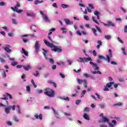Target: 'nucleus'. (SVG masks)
<instances>
[{"instance_id":"412c9836","label":"nucleus","mask_w":127,"mask_h":127,"mask_svg":"<svg viewBox=\"0 0 127 127\" xmlns=\"http://www.w3.org/2000/svg\"><path fill=\"white\" fill-rule=\"evenodd\" d=\"M22 52H21V53L25 55V56H28V53L27 51H25L24 48H22Z\"/></svg>"},{"instance_id":"c756f323","label":"nucleus","mask_w":127,"mask_h":127,"mask_svg":"<svg viewBox=\"0 0 127 127\" xmlns=\"http://www.w3.org/2000/svg\"><path fill=\"white\" fill-rule=\"evenodd\" d=\"M92 20H93L94 22H95L97 25H100V23H99L98 21L96 20L95 17H92Z\"/></svg>"},{"instance_id":"aec40b11","label":"nucleus","mask_w":127,"mask_h":127,"mask_svg":"<svg viewBox=\"0 0 127 127\" xmlns=\"http://www.w3.org/2000/svg\"><path fill=\"white\" fill-rule=\"evenodd\" d=\"M52 109L53 111H54V113L55 115V117L57 118H59V114L58 112H57L53 108H52Z\"/></svg>"},{"instance_id":"6e6d98bb","label":"nucleus","mask_w":127,"mask_h":127,"mask_svg":"<svg viewBox=\"0 0 127 127\" xmlns=\"http://www.w3.org/2000/svg\"><path fill=\"white\" fill-rule=\"evenodd\" d=\"M84 18L86 20H88V21L89 20V17H88L87 16L84 15Z\"/></svg>"},{"instance_id":"774afa93","label":"nucleus","mask_w":127,"mask_h":127,"mask_svg":"<svg viewBox=\"0 0 127 127\" xmlns=\"http://www.w3.org/2000/svg\"><path fill=\"white\" fill-rule=\"evenodd\" d=\"M93 54L94 56H96L97 54H96V51H95V50L93 51Z\"/></svg>"},{"instance_id":"2eb2a0df","label":"nucleus","mask_w":127,"mask_h":127,"mask_svg":"<svg viewBox=\"0 0 127 127\" xmlns=\"http://www.w3.org/2000/svg\"><path fill=\"white\" fill-rule=\"evenodd\" d=\"M44 2L43 0H35L34 3L35 5H38L39 3H42Z\"/></svg>"},{"instance_id":"39448f33","label":"nucleus","mask_w":127,"mask_h":127,"mask_svg":"<svg viewBox=\"0 0 127 127\" xmlns=\"http://www.w3.org/2000/svg\"><path fill=\"white\" fill-rule=\"evenodd\" d=\"M39 41H37L36 42V44H35L34 48H35V53L36 54H38L39 50L40 49V45L39 44Z\"/></svg>"},{"instance_id":"a211bd4d","label":"nucleus","mask_w":127,"mask_h":127,"mask_svg":"<svg viewBox=\"0 0 127 127\" xmlns=\"http://www.w3.org/2000/svg\"><path fill=\"white\" fill-rule=\"evenodd\" d=\"M23 67L25 71H28L31 68V66L30 65H28L27 66H23Z\"/></svg>"},{"instance_id":"f704fd0d","label":"nucleus","mask_w":127,"mask_h":127,"mask_svg":"<svg viewBox=\"0 0 127 127\" xmlns=\"http://www.w3.org/2000/svg\"><path fill=\"white\" fill-rule=\"evenodd\" d=\"M95 27H96V28L97 31H98L100 33H101L102 31H101V29H100V28L97 25H96Z\"/></svg>"},{"instance_id":"72a5a7b5","label":"nucleus","mask_w":127,"mask_h":127,"mask_svg":"<svg viewBox=\"0 0 127 127\" xmlns=\"http://www.w3.org/2000/svg\"><path fill=\"white\" fill-rule=\"evenodd\" d=\"M61 6L64 9L66 8L67 7H69V5H68L65 4H62Z\"/></svg>"},{"instance_id":"b1692460","label":"nucleus","mask_w":127,"mask_h":127,"mask_svg":"<svg viewBox=\"0 0 127 127\" xmlns=\"http://www.w3.org/2000/svg\"><path fill=\"white\" fill-rule=\"evenodd\" d=\"M83 118L84 119L86 120H90V118L89 116H88V115L87 114H84L83 115Z\"/></svg>"},{"instance_id":"f8f14e48","label":"nucleus","mask_w":127,"mask_h":127,"mask_svg":"<svg viewBox=\"0 0 127 127\" xmlns=\"http://www.w3.org/2000/svg\"><path fill=\"white\" fill-rule=\"evenodd\" d=\"M65 24L66 25H72L73 24V22L72 21H70L69 19H64Z\"/></svg>"},{"instance_id":"c85d7f7f","label":"nucleus","mask_w":127,"mask_h":127,"mask_svg":"<svg viewBox=\"0 0 127 127\" xmlns=\"http://www.w3.org/2000/svg\"><path fill=\"white\" fill-rule=\"evenodd\" d=\"M48 39H49L50 41L51 42L52 44L55 43L54 40L51 38V36H48Z\"/></svg>"},{"instance_id":"09e8293b","label":"nucleus","mask_w":127,"mask_h":127,"mask_svg":"<svg viewBox=\"0 0 127 127\" xmlns=\"http://www.w3.org/2000/svg\"><path fill=\"white\" fill-rule=\"evenodd\" d=\"M84 112H89V108L88 107H86L85 108H84V110H83Z\"/></svg>"},{"instance_id":"6ab92c4d","label":"nucleus","mask_w":127,"mask_h":127,"mask_svg":"<svg viewBox=\"0 0 127 127\" xmlns=\"http://www.w3.org/2000/svg\"><path fill=\"white\" fill-rule=\"evenodd\" d=\"M42 17L44 18L45 21H46V22H50V20L48 18V16L46 15H44Z\"/></svg>"},{"instance_id":"f257e3e1","label":"nucleus","mask_w":127,"mask_h":127,"mask_svg":"<svg viewBox=\"0 0 127 127\" xmlns=\"http://www.w3.org/2000/svg\"><path fill=\"white\" fill-rule=\"evenodd\" d=\"M45 44L47 46L52 48V51H54L55 52L61 53L62 52V49L61 47L56 46L54 45L51 44L50 42H48L47 40H44Z\"/></svg>"},{"instance_id":"f3484780","label":"nucleus","mask_w":127,"mask_h":127,"mask_svg":"<svg viewBox=\"0 0 127 127\" xmlns=\"http://www.w3.org/2000/svg\"><path fill=\"white\" fill-rule=\"evenodd\" d=\"M114 84V82H110L107 83L106 87H107L108 88H111V89H113V87H112V86Z\"/></svg>"},{"instance_id":"603ef678","label":"nucleus","mask_w":127,"mask_h":127,"mask_svg":"<svg viewBox=\"0 0 127 127\" xmlns=\"http://www.w3.org/2000/svg\"><path fill=\"white\" fill-rule=\"evenodd\" d=\"M81 100H77L76 101L75 104L76 105H79V103H80Z\"/></svg>"},{"instance_id":"79ce46f5","label":"nucleus","mask_w":127,"mask_h":127,"mask_svg":"<svg viewBox=\"0 0 127 127\" xmlns=\"http://www.w3.org/2000/svg\"><path fill=\"white\" fill-rule=\"evenodd\" d=\"M122 105H123V103L122 102H119L118 103L114 104V106H119V107H121Z\"/></svg>"},{"instance_id":"ddd939ff","label":"nucleus","mask_w":127,"mask_h":127,"mask_svg":"<svg viewBox=\"0 0 127 127\" xmlns=\"http://www.w3.org/2000/svg\"><path fill=\"white\" fill-rule=\"evenodd\" d=\"M11 9H12V10L14 12L17 11L18 13H20L23 12L22 10L21 9L18 10V8H14L13 7H11Z\"/></svg>"},{"instance_id":"864d4df0","label":"nucleus","mask_w":127,"mask_h":127,"mask_svg":"<svg viewBox=\"0 0 127 127\" xmlns=\"http://www.w3.org/2000/svg\"><path fill=\"white\" fill-rule=\"evenodd\" d=\"M3 97H4V98H0V99L4 100H7V98H6V95H3Z\"/></svg>"},{"instance_id":"a878e982","label":"nucleus","mask_w":127,"mask_h":127,"mask_svg":"<svg viewBox=\"0 0 127 127\" xmlns=\"http://www.w3.org/2000/svg\"><path fill=\"white\" fill-rule=\"evenodd\" d=\"M30 29L31 30H33L34 32H36V31L35 30V29H36V25H32V26H30Z\"/></svg>"},{"instance_id":"4c0bfd02","label":"nucleus","mask_w":127,"mask_h":127,"mask_svg":"<svg viewBox=\"0 0 127 127\" xmlns=\"http://www.w3.org/2000/svg\"><path fill=\"white\" fill-rule=\"evenodd\" d=\"M105 39H107V40H109V39H111V35H105Z\"/></svg>"},{"instance_id":"e2e57ef3","label":"nucleus","mask_w":127,"mask_h":127,"mask_svg":"<svg viewBox=\"0 0 127 127\" xmlns=\"http://www.w3.org/2000/svg\"><path fill=\"white\" fill-rule=\"evenodd\" d=\"M99 127H108L107 125H105L104 124H101L99 125Z\"/></svg>"},{"instance_id":"a18cd8bd","label":"nucleus","mask_w":127,"mask_h":127,"mask_svg":"<svg viewBox=\"0 0 127 127\" xmlns=\"http://www.w3.org/2000/svg\"><path fill=\"white\" fill-rule=\"evenodd\" d=\"M61 99H62V100H64L65 101H69V98L68 97H66V98H65L64 97L63 98L61 97Z\"/></svg>"},{"instance_id":"393cba45","label":"nucleus","mask_w":127,"mask_h":127,"mask_svg":"<svg viewBox=\"0 0 127 127\" xmlns=\"http://www.w3.org/2000/svg\"><path fill=\"white\" fill-rule=\"evenodd\" d=\"M10 108L8 107L5 108L4 110H5V113L6 114H8L10 112Z\"/></svg>"},{"instance_id":"69168bd1","label":"nucleus","mask_w":127,"mask_h":127,"mask_svg":"<svg viewBox=\"0 0 127 127\" xmlns=\"http://www.w3.org/2000/svg\"><path fill=\"white\" fill-rule=\"evenodd\" d=\"M76 34H77V35H79V36H81L82 35V33H81L79 31H76Z\"/></svg>"},{"instance_id":"20e7f679","label":"nucleus","mask_w":127,"mask_h":127,"mask_svg":"<svg viewBox=\"0 0 127 127\" xmlns=\"http://www.w3.org/2000/svg\"><path fill=\"white\" fill-rule=\"evenodd\" d=\"M102 24H103L105 27H115V23L111 21H108L107 23H102Z\"/></svg>"},{"instance_id":"5fc2aeb1","label":"nucleus","mask_w":127,"mask_h":127,"mask_svg":"<svg viewBox=\"0 0 127 127\" xmlns=\"http://www.w3.org/2000/svg\"><path fill=\"white\" fill-rule=\"evenodd\" d=\"M89 7H90L91 9H94V6L92 4H88Z\"/></svg>"},{"instance_id":"e433bc0d","label":"nucleus","mask_w":127,"mask_h":127,"mask_svg":"<svg viewBox=\"0 0 127 127\" xmlns=\"http://www.w3.org/2000/svg\"><path fill=\"white\" fill-rule=\"evenodd\" d=\"M26 88L27 92H31V89H30V86H27Z\"/></svg>"},{"instance_id":"423d86ee","label":"nucleus","mask_w":127,"mask_h":127,"mask_svg":"<svg viewBox=\"0 0 127 127\" xmlns=\"http://www.w3.org/2000/svg\"><path fill=\"white\" fill-rule=\"evenodd\" d=\"M99 58L107 61L108 63H109L111 62V59L108 55H106V58H105L103 56H99Z\"/></svg>"},{"instance_id":"0eeeda50","label":"nucleus","mask_w":127,"mask_h":127,"mask_svg":"<svg viewBox=\"0 0 127 127\" xmlns=\"http://www.w3.org/2000/svg\"><path fill=\"white\" fill-rule=\"evenodd\" d=\"M99 123H109V119L108 118H106L105 117H102V118L99 120Z\"/></svg>"},{"instance_id":"58836bf2","label":"nucleus","mask_w":127,"mask_h":127,"mask_svg":"<svg viewBox=\"0 0 127 127\" xmlns=\"http://www.w3.org/2000/svg\"><path fill=\"white\" fill-rule=\"evenodd\" d=\"M83 76L85 78H89L91 77L90 75L87 73H84Z\"/></svg>"},{"instance_id":"13d9d810","label":"nucleus","mask_w":127,"mask_h":127,"mask_svg":"<svg viewBox=\"0 0 127 127\" xmlns=\"http://www.w3.org/2000/svg\"><path fill=\"white\" fill-rule=\"evenodd\" d=\"M124 32L125 33H127V25H126L124 28Z\"/></svg>"},{"instance_id":"338daca9","label":"nucleus","mask_w":127,"mask_h":127,"mask_svg":"<svg viewBox=\"0 0 127 127\" xmlns=\"http://www.w3.org/2000/svg\"><path fill=\"white\" fill-rule=\"evenodd\" d=\"M97 44H98V45H99V46H102V43H101V41L99 40L98 41H97Z\"/></svg>"},{"instance_id":"bb28decb","label":"nucleus","mask_w":127,"mask_h":127,"mask_svg":"<svg viewBox=\"0 0 127 127\" xmlns=\"http://www.w3.org/2000/svg\"><path fill=\"white\" fill-rule=\"evenodd\" d=\"M26 15L28 16L34 17L35 16V14L33 12H31V13H27Z\"/></svg>"},{"instance_id":"2f4dec72","label":"nucleus","mask_w":127,"mask_h":127,"mask_svg":"<svg viewBox=\"0 0 127 127\" xmlns=\"http://www.w3.org/2000/svg\"><path fill=\"white\" fill-rule=\"evenodd\" d=\"M92 31H93V34H94V36H97L98 35H97V34L96 33L97 31H96V29H95V28H92Z\"/></svg>"},{"instance_id":"ea45409f","label":"nucleus","mask_w":127,"mask_h":127,"mask_svg":"<svg viewBox=\"0 0 127 127\" xmlns=\"http://www.w3.org/2000/svg\"><path fill=\"white\" fill-rule=\"evenodd\" d=\"M40 74V73H39V71H38L37 70L36 71V73H34L33 75L36 77H37L38 76V75Z\"/></svg>"},{"instance_id":"bf43d9fd","label":"nucleus","mask_w":127,"mask_h":127,"mask_svg":"<svg viewBox=\"0 0 127 127\" xmlns=\"http://www.w3.org/2000/svg\"><path fill=\"white\" fill-rule=\"evenodd\" d=\"M11 65H12V66H15L17 65V63L14 62H13L12 64H11Z\"/></svg>"},{"instance_id":"6e6552de","label":"nucleus","mask_w":127,"mask_h":127,"mask_svg":"<svg viewBox=\"0 0 127 127\" xmlns=\"http://www.w3.org/2000/svg\"><path fill=\"white\" fill-rule=\"evenodd\" d=\"M35 118H32V120H34L35 119H39L42 120L43 119V115L42 114H40L38 115V114H36L34 116Z\"/></svg>"},{"instance_id":"7c9ffc66","label":"nucleus","mask_w":127,"mask_h":127,"mask_svg":"<svg viewBox=\"0 0 127 127\" xmlns=\"http://www.w3.org/2000/svg\"><path fill=\"white\" fill-rule=\"evenodd\" d=\"M108 56H109V58H113V54H112V50L111 49L109 50V55Z\"/></svg>"},{"instance_id":"de8ad7c7","label":"nucleus","mask_w":127,"mask_h":127,"mask_svg":"<svg viewBox=\"0 0 127 127\" xmlns=\"http://www.w3.org/2000/svg\"><path fill=\"white\" fill-rule=\"evenodd\" d=\"M49 60L50 63L52 64H54V59H53L52 58H50Z\"/></svg>"},{"instance_id":"9b49d317","label":"nucleus","mask_w":127,"mask_h":127,"mask_svg":"<svg viewBox=\"0 0 127 127\" xmlns=\"http://www.w3.org/2000/svg\"><path fill=\"white\" fill-rule=\"evenodd\" d=\"M94 14L95 15L97 16V19L100 20V13L99 11H98L97 10L94 11Z\"/></svg>"},{"instance_id":"9d476101","label":"nucleus","mask_w":127,"mask_h":127,"mask_svg":"<svg viewBox=\"0 0 127 127\" xmlns=\"http://www.w3.org/2000/svg\"><path fill=\"white\" fill-rule=\"evenodd\" d=\"M89 64L93 65L94 67V70H98L99 67L98 66L97 64H94L92 62H89Z\"/></svg>"},{"instance_id":"c03bdc74","label":"nucleus","mask_w":127,"mask_h":127,"mask_svg":"<svg viewBox=\"0 0 127 127\" xmlns=\"http://www.w3.org/2000/svg\"><path fill=\"white\" fill-rule=\"evenodd\" d=\"M0 62L2 64H4L6 62V61L4 60L3 58L0 57Z\"/></svg>"},{"instance_id":"0e129e2a","label":"nucleus","mask_w":127,"mask_h":127,"mask_svg":"<svg viewBox=\"0 0 127 127\" xmlns=\"http://www.w3.org/2000/svg\"><path fill=\"white\" fill-rule=\"evenodd\" d=\"M104 90L105 91H108L109 89H108V87L107 86H105V88L104 89Z\"/></svg>"},{"instance_id":"dca6fc26","label":"nucleus","mask_w":127,"mask_h":127,"mask_svg":"<svg viewBox=\"0 0 127 127\" xmlns=\"http://www.w3.org/2000/svg\"><path fill=\"white\" fill-rule=\"evenodd\" d=\"M114 84V82H110L107 83L106 87H107L108 88H111V89H113V87H112V86Z\"/></svg>"},{"instance_id":"680f3d73","label":"nucleus","mask_w":127,"mask_h":127,"mask_svg":"<svg viewBox=\"0 0 127 127\" xmlns=\"http://www.w3.org/2000/svg\"><path fill=\"white\" fill-rule=\"evenodd\" d=\"M122 51H123V54H124L125 56L127 54H126V53L125 52V49L124 48H122Z\"/></svg>"},{"instance_id":"7ed1b4c3","label":"nucleus","mask_w":127,"mask_h":127,"mask_svg":"<svg viewBox=\"0 0 127 127\" xmlns=\"http://www.w3.org/2000/svg\"><path fill=\"white\" fill-rule=\"evenodd\" d=\"M79 60H80V63H84V62H87L88 61H92V59L90 57L88 58H86V57H83L82 58H79Z\"/></svg>"},{"instance_id":"4d7b16f0","label":"nucleus","mask_w":127,"mask_h":127,"mask_svg":"<svg viewBox=\"0 0 127 127\" xmlns=\"http://www.w3.org/2000/svg\"><path fill=\"white\" fill-rule=\"evenodd\" d=\"M121 10H122L124 13L127 12V10L124 7H121Z\"/></svg>"},{"instance_id":"f03ea898","label":"nucleus","mask_w":127,"mask_h":127,"mask_svg":"<svg viewBox=\"0 0 127 127\" xmlns=\"http://www.w3.org/2000/svg\"><path fill=\"white\" fill-rule=\"evenodd\" d=\"M44 93L45 95H46L48 97H54L55 96V92L52 89H50V88L44 89Z\"/></svg>"},{"instance_id":"49530a36","label":"nucleus","mask_w":127,"mask_h":127,"mask_svg":"<svg viewBox=\"0 0 127 127\" xmlns=\"http://www.w3.org/2000/svg\"><path fill=\"white\" fill-rule=\"evenodd\" d=\"M12 23L14 25H17V21L15 19H12Z\"/></svg>"},{"instance_id":"052dcab7","label":"nucleus","mask_w":127,"mask_h":127,"mask_svg":"<svg viewBox=\"0 0 127 127\" xmlns=\"http://www.w3.org/2000/svg\"><path fill=\"white\" fill-rule=\"evenodd\" d=\"M60 75L61 76V77L63 78H65V76L64 74H62V73H60Z\"/></svg>"},{"instance_id":"4468645a","label":"nucleus","mask_w":127,"mask_h":127,"mask_svg":"<svg viewBox=\"0 0 127 127\" xmlns=\"http://www.w3.org/2000/svg\"><path fill=\"white\" fill-rule=\"evenodd\" d=\"M77 82L79 84H83V83H86L87 80H86L85 79L82 80V79H77Z\"/></svg>"},{"instance_id":"37998d69","label":"nucleus","mask_w":127,"mask_h":127,"mask_svg":"<svg viewBox=\"0 0 127 127\" xmlns=\"http://www.w3.org/2000/svg\"><path fill=\"white\" fill-rule=\"evenodd\" d=\"M17 4H16V6L14 7V9H18L17 7H19L20 6V3L19 2H16Z\"/></svg>"},{"instance_id":"8fccbe9b","label":"nucleus","mask_w":127,"mask_h":127,"mask_svg":"<svg viewBox=\"0 0 127 127\" xmlns=\"http://www.w3.org/2000/svg\"><path fill=\"white\" fill-rule=\"evenodd\" d=\"M118 42H120L121 44H124V42L121 39V38L118 37L117 38Z\"/></svg>"},{"instance_id":"4be33fe9","label":"nucleus","mask_w":127,"mask_h":127,"mask_svg":"<svg viewBox=\"0 0 127 127\" xmlns=\"http://www.w3.org/2000/svg\"><path fill=\"white\" fill-rule=\"evenodd\" d=\"M16 107H17V109H16V111H17V113L18 114H21V112L20 111V106L19 105H17Z\"/></svg>"},{"instance_id":"473e14b6","label":"nucleus","mask_w":127,"mask_h":127,"mask_svg":"<svg viewBox=\"0 0 127 127\" xmlns=\"http://www.w3.org/2000/svg\"><path fill=\"white\" fill-rule=\"evenodd\" d=\"M8 108H9V109H11L12 110V111H15V105H13V106H9Z\"/></svg>"},{"instance_id":"c9c22d12","label":"nucleus","mask_w":127,"mask_h":127,"mask_svg":"<svg viewBox=\"0 0 127 127\" xmlns=\"http://www.w3.org/2000/svg\"><path fill=\"white\" fill-rule=\"evenodd\" d=\"M13 120H14L15 122H19V120L17 119V117L16 116H13Z\"/></svg>"},{"instance_id":"3c124183","label":"nucleus","mask_w":127,"mask_h":127,"mask_svg":"<svg viewBox=\"0 0 127 127\" xmlns=\"http://www.w3.org/2000/svg\"><path fill=\"white\" fill-rule=\"evenodd\" d=\"M5 95L7 96H9L10 99H12V96L9 93H6Z\"/></svg>"},{"instance_id":"a19ab883","label":"nucleus","mask_w":127,"mask_h":127,"mask_svg":"<svg viewBox=\"0 0 127 127\" xmlns=\"http://www.w3.org/2000/svg\"><path fill=\"white\" fill-rule=\"evenodd\" d=\"M2 70H3V72L2 74V76H3V78H6V72H5V71L3 69H2Z\"/></svg>"},{"instance_id":"1a4fd4ad","label":"nucleus","mask_w":127,"mask_h":127,"mask_svg":"<svg viewBox=\"0 0 127 127\" xmlns=\"http://www.w3.org/2000/svg\"><path fill=\"white\" fill-rule=\"evenodd\" d=\"M9 48H10V46L9 45H6L4 48V50L6 52L10 53L11 52V50Z\"/></svg>"},{"instance_id":"5701e85b","label":"nucleus","mask_w":127,"mask_h":127,"mask_svg":"<svg viewBox=\"0 0 127 127\" xmlns=\"http://www.w3.org/2000/svg\"><path fill=\"white\" fill-rule=\"evenodd\" d=\"M42 50L44 51L43 55H44V56L45 59L46 60H48V57H46V53H47V51H46L45 49H42Z\"/></svg>"},{"instance_id":"cd10ccee","label":"nucleus","mask_w":127,"mask_h":127,"mask_svg":"<svg viewBox=\"0 0 127 127\" xmlns=\"http://www.w3.org/2000/svg\"><path fill=\"white\" fill-rule=\"evenodd\" d=\"M61 30L63 31V34H65L67 33L66 28L65 27H62V28H61Z\"/></svg>"}]
</instances>
